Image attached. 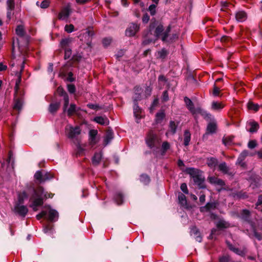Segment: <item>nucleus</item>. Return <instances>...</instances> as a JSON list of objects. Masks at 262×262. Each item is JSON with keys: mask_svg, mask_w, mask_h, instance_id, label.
Listing matches in <instances>:
<instances>
[{"mask_svg": "<svg viewBox=\"0 0 262 262\" xmlns=\"http://www.w3.org/2000/svg\"><path fill=\"white\" fill-rule=\"evenodd\" d=\"M15 32L20 37H24L25 35L24 26L22 24L17 25L15 29Z\"/></svg>", "mask_w": 262, "mask_h": 262, "instance_id": "obj_20", "label": "nucleus"}, {"mask_svg": "<svg viewBox=\"0 0 262 262\" xmlns=\"http://www.w3.org/2000/svg\"><path fill=\"white\" fill-rule=\"evenodd\" d=\"M65 132L68 137L73 140V142L76 141L77 137L81 133V129L79 126L72 127L67 126L65 128Z\"/></svg>", "mask_w": 262, "mask_h": 262, "instance_id": "obj_3", "label": "nucleus"}, {"mask_svg": "<svg viewBox=\"0 0 262 262\" xmlns=\"http://www.w3.org/2000/svg\"><path fill=\"white\" fill-rule=\"evenodd\" d=\"M193 180L200 188H205L206 187L204 184L205 179L202 173L193 179Z\"/></svg>", "mask_w": 262, "mask_h": 262, "instance_id": "obj_10", "label": "nucleus"}, {"mask_svg": "<svg viewBox=\"0 0 262 262\" xmlns=\"http://www.w3.org/2000/svg\"><path fill=\"white\" fill-rule=\"evenodd\" d=\"M180 188L181 190L185 194L188 193V190L187 188V186L186 183H182L181 185Z\"/></svg>", "mask_w": 262, "mask_h": 262, "instance_id": "obj_54", "label": "nucleus"}, {"mask_svg": "<svg viewBox=\"0 0 262 262\" xmlns=\"http://www.w3.org/2000/svg\"><path fill=\"white\" fill-rule=\"evenodd\" d=\"M34 177L36 180H39L40 182H43L45 181V179L42 178V174L40 171H37L35 173Z\"/></svg>", "mask_w": 262, "mask_h": 262, "instance_id": "obj_49", "label": "nucleus"}, {"mask_svg": "<svg viewBox=\"0 0 262 262\" xmlns=\"http://www.w3.org/2000/svg\"><path fill=\"white\" fill-rule=\"evenodd\" d=\"M58 213L54 209H50L48 219L50 221H54L58 218Z\"/></svg>", "mask_w": 262, "mask_h": 262, "instance_id": "obj_22", "label": "nucleus"}, {"mask_svg": "<svg viewBox=\"0 0 262 262\" xmlns=\"http://www.w3.org/2000/svg\"><path fill=\"white\" fill-rule=\"evenodd\" d=\"M226 243L229 249L230 250L232 251L235 253H236V254L244 256L247 252V250L245 248H244L242 250H240L238 248H234L233 246L231 244L229 243L228 242H226Z\"/></svg>", "mask_w": 262, "mask_h": 262, "instance_id": "obj_9", "label": "nucleus"}, {"mask_svg": "<svg viewBox=\"0 0 262 262\" xmlns=\"http://www.w3.org/2000/svg\"><path fill=\"white\" fill-rule=\"evenodd\" d=\"M247 13L244 11H239L236 13L235 16H247Z\"/></svg>", "mask_w": 262, "mask_h": 262, "instance_id": "obj_62", "label": "nucleus"}, {"mask_svg": "<svg viewBox=\"0 0 262 262\" xmlns=\"http://www.w3.org/2000/svg\"><path fill=\"white\" fill-rule=\"evenodd\" d=\"M137 99H134V113L136 118H139L141 113V109L137 104Z\"/></svg>", "mask_w": 262, "mask_h": 262, "instance_id": "obj_26", "label": "nucleus"}, {"mask_svg": "<svg viewBox=\"0 0 262 262\" xmlns=\"http://www.w3.org/2000/svg\"><path fill=\"white\" fill-rule=\"evenodd\" d=\"M102 159V154L100 152L96 153L92 159V163L94 165H98Z\"/></svg>", "mask_w": 262, "mask_h": 262, "instance_id": "obj_28", "label": "nucleus"}, {"mask_svg": "<svg viewBox=\"0 0 262 262\" xmlns=\"http://www.w3.org/2000/svg\"><path fill=\"white\" fill-rule=\"evenodd\" d=\"M156 6L155 4L151 5L148 8L151 15H154L156 13Z\"/></svg>", "mask_w": 262, "mask_h": 262, "instance_id": "obj_55", "label": "nucleus"}, {"mask_svg": "<svg viewBox=\"0 0 262 262\" xmlns=\"http://www.w3.org/2000/svg\"><path fill=\"white\" fill-rule=\"evenodd\" d=\"M233 139V137L231 136L224 137L223 139V143L226 146L229 145L232 143Z\"/></svg>", "mask_w": 262, "mask_h": 262, "instance_id": "obj_41", "label": "nucleus"}, {"mask_svg": "<svg viewBox=\"0 0 262 262\" xmlns=\"http://www.w3.org/2000/svg\"><path fill=\"white\" fill-rule=\"evenodd\" d=\"M150 31L155 29L154 35L157 38L161 39L163 42H173L177 40L179 36V32L178 31H173L171 33V27L170 25L167 26L165 29L163 25L155 19H152L151 23L149 26Z\"/></svg>", "mask_w": 262, "mask_h": 262, "instance_id": "obj_1", "label": "nucleus"}, {"mask_svg": "<svg viewBox=\"0 0 262 262\" xmlns=\"http://www.w3.org/2000/svg\"><path fill=\"white\" fill-rule=\"evenodd\" d=\"M14 211L20 216L24 217L27 214L28 209L26 206L17 204L14 206Z\"/></svg>", "mask_w": 262, "mask_h": 262, "instance_id": "obj_6", "label": "nucleus"}, {"mask_svg": "<svg viewBox=\"0 0 262 262\" xmlns=\"http://www.w3.org/2000/svg\"><path fill=\"white\" fill-rule=\"evenodd\" d=\"M140 181L144 184H147L150 181V179L147 175L143 174L140 177Z\"/></svg>", "mask_w": 262, "mask_h": 262, "instance_id": "obj_46", "label": "nucleus"}, {"mask_svg": "<svg viewBox=\"0 0 262 262\" xmlns=\"http://www.w3.org/2000/svg\"><path fill=\"white\" fill-rule=\"evenodd\" d=\"M72 54V50L70 49L67 48L64 50V58L69 59Z\"/></svg>", "mask_w": 262, "mask_h": 262, "instance_id": "obj_50", "label": "nucleus"}, {"mask_svg": "<svg viewBox=\"0 0 262 262\" xmlns=\"http://www.w3.org/2000/svg\"><path fill=\"white\" fill-rule=\"evenodd\" d=\"M191 139V134L188 130H186L184 133V144L187 146L189 145Z\"/></svg>", "mask_w": 262, "mask_h": 262, "instance_id": "obj_25", "label": "nucleus"}, {"mask_svg": "<svg viewBox=\"0 0 262 262\" xmlns=\"http://www.w3.org/2000/svg\"><path fill=\"white\" fill-rule=\"evenodd\" d=\"M170 148V144L167 142L165 141L163 142L162 144V154L164 155L166 151Z\"/></svg>", "mask_w": 262, "mask_h": 262, "instance_id": "obj_42", "label": "nucleus"}, {"mask_svg": "<svg viewBox=\"0 0 262 262\" xmlns=\"http://www.w3.org/2000/svg\"><path fill=\"white\" fill-rule=\"evenodd\" d=\"M139 27L135 24L132 23L126 29L125 31V35L127 36H134L137 32L139 30Z\"/></svg>", "mask_w": 262, "mask_h": 262, "instance_id": "obj_7", "label": "nucleus"}, {"mask_svg": "<svg viewBox=\"0 0 262 262\" xmlns=\"http://www.w3.org/2000/svg\"><path fill=\"white\" fill-rule=\"evenodd\" d=\"M168 99H169V97H168V92H167V91H165L163 92V96L162 97V100L163 101L166 102V101H168Z\"/></svg>", "mask_w": 262, "mask_h": 262, "instance_id": "obj_58", "label": "nucleus"}, {"mask_svg": "<svg viewBox=\"0 0 262 262\" xmlns=\"http://www.w3.org/2000/svg\"><path fill=\"white\" fill-rule=\"evenodd\" d=\"M71 42V40L69 38L62 39L60 41V46L62 48H66Z\"/></svg>", "mask_w": 262, "mask_h": 262, "instance_id": "obj_48", "label": "nucleus"}, {"mask_svg": "<svg viewBox=\"0 0 262 262\" xmlns=\"http://www.w3.org/2000/svg\"><path fill=\"white\" fill-rule=\"evenodd\" d=\"M98 132L97 130L92 129L89 132V141L92 145H94L96 143V137L97 135Z\"/></svg>", "mask_w": 262, "mask_h": 262, "instance_id": "obj_16", "label": "nucleus"}, {"mask_svg": "<svg viewBox=\"0 0 262 262\" xmlns=\"http://www.w3.org/2000/svg\"><path fill=\"white\" fill-rule=\"evenodd\" d=\"M50 3V0H43L40 3L39 2H37L36 5L42 9H46L49 6Z\"/></svg>", "mask_w": 262, "mask_h": 262, "instance_id": "obj_31", "label": "nucleus"}, {"mask_svg": "<svg viewBox=\"0 0 262 262\" xmlns=\"http://www.w3.org/2000/svg\"><path fill=\"white\" fill-rule=\"evenodd\" d=\"M111 38H105L102 40V43L104 46L107 47L110 45L112 42Z\"/></svg>", "mask_w": 262, "mask_h": 262, "instance_id": "obj_51", "label": "nucleus"}, {"mask_svg": "<svg viewBox=\"0 0 262 262\" xmlns=\"http://www.w3.org/2000/svg\"><path fill=\"white\" fill-rule=\"evenodd\" d=\"M247 106L249 110H253L255 112H257L259 108V106L257 104H255L252 102H249L247 104Z\"/></svg>", "mask_w": 262, "mask_h": 262, "instance_id": "obj_35", "label": "nucleus"}, {"mask_svg": "<svg viewBox=\"0 0 262 262\" xmlns=\"http://www.w3.org/2000/svg\"><path fill=\"white\" fill-rule=\"evenodd\" d=\"M179 203L182 205L187 204V200L185 195L183 193H179L178 196Z\"/></svg>", "mask_w": 262, "mask_h": 262, "instance_id": "obj_40", "label": "nucleus"}, {"mask_svg": "<svg viewBox=\"0 0 262 262\" xmlns=\"http://www.w3.org/2000/svg\"><path fill=\"white\" fill-rule=\"evenodd\" d=\"M156 138V135L154 134L152 132H150L148 133L146 139V142L148 146L151 148L154 147Z\"/></svg>", "mask_w": 262, "mask_h": 262, "instance_id": "obj_8", "label": "nucleus"}, {"mask_svg": "<svg viewBox=\"0 0 262 262\" xmlns=\"http://www.w3.org/2000/svg\"><path fill=\"white\" fill-rule=\"evenodd\" d=\"M220 262H230V258L228 256H224L220 258Z\"/></svg>", "mask_w": 262, "mask_h": 262, "instance_id": "obj_61", "label": "nucleus"}, {"mask_svg": "<svg viewBox=\"0 0 262 262\" xmlns=\"http://www.w3.org/2000/svg\"><path fill=\"white\" fill-rule=\"evenodd\" d=\"M86 33L88 34V35L89 36L92 37L94 35L95 33L94 31L92 29H89L86 31Z\"/></svg>", "mask_w": 262, "mask_h": 262, "instance_id": "obj_64", "label": "nucleus"}, {"mask_svg": "<svg viewBox=\"0 0 262 262\" xmlns=\"http://www.w3.org/2000/svg\"><path fill=\"white\" fill-rule=\"evenodd\" d=\"M73 142L76 146L77 154L79 155H81L83 152L84 149L80 144V140L78 139H76V141H74Z\"/></svg>", "mask_w": 262, "mask_h": 262, "instance_id": "obj_24", "label": "nucleus"}, {"mask_svg": "<svg viewBox=\"0 0 262 262\" xmlns=\"http://www.w3.org/2000/svg\"><path fill=\"white\" fill-rule=\"evenodd\" d=\"M220 93V90L215 85H214L213 95L214 96H218Z\"/></svg>", "mask_w": 262, "mask_h": 262, "instance_id": "obj_57", "label": "nucleus"}, {"mask_svg": "<svg viewBox=\"0 0 262 262\" xmlns=\"http://www.w3.org/2000/svg\"><path fill=\"white\" fill-rule=\"evenodd\" d=\"M135 92H137V94L138 93V95L135 97V99H137L138 100H140L141 98L140 92L141 91V89L139 86H136L135 88Z\"/></svg>", "mask_w": 262, "mask_h": 262, "instance_id": "obj_59", "label": "nucleus"}, {"mask_svg": "<svg viewBox=\"0 0 262 262\" xmlns=\"http://www.w3.org/2000/svg\"><path fill=\"white\" fill-rule=\"evenodd\" d=\"M219 168L220 171L224 173H227L229 170L225 162H223L219 165Z\"/></svg>", "mask_w": 262, "mask_h": 262, "instance_id": "obj_39", "label": "nucleus"}, {"mask_svg": "<svg viewBox=\"0 0 262 262\" xmlns=\"http://www.w3.org/2000/svg\"><path fill=\"white\" fill-rule=\"evenodd\" d=\"M249 124L251 126V127L249 129V131L250 133L256 132L258 129L259 128L258 124L255 121L250 122Z\"/></svg>", "mask_w": 262, "mask_h": 262, "instance_id": "obj_30", "label": "nucleus"}, {"mask_svg": "<svg viewBox=\"0 0 262 262\" xmlns=\"http://www.w3.org/2000/svg\"><path fill=\"white\" fill-rule=\"evenodd\" d=\"M177 126L178 124H176L174 121H170L169 125V130L166 132V135L168 136L170 134L174 135L176 132Z\"/></svg>", "mask_w": 262, "mask_h": 262, "instance_id": "obj_15", "label": "nucleus"}, {"mask_svg": "<svg viewBox=\"0 0 262 262\" xmlns=\"http://www.w3.org/2000/svg\"><path fill=\"white\" fill-rule=\"evenodd\" d=\"M257 146V143L255 140H250L248 144L249 148L253 149Z\"/></svg>", "mask_w": 262, "mask_h": 262, "instance_id": "obj_53", "label": "nucleus"}, {"mask_svg": "<svg viewBox=\"0 0 262 262\" xmlns=\"http://www.w3.org/2000/svg\"><path fill=\"white\" fill-rule=\"evenodd\" d=\"M216 226L218 228L223 229L229 227L230 224L225 221L221 220L217 222Z\"/></svg>", "mask_w": 262, "mask_h": 262, "instance_id": "obj_27", "label": "nucleus"}, {"mask_svg": "<svg viewBox=\"0 0 262 262\" xmlns=\"http://www.w3.org/2000/svg\"><path fill=\"white\" fill-rule=\"evenodd\" d=\"M47 214L46 211H42L40 213L36 215V219L38 220H40L42 217H45Z\"/></svg>", "mask_w": 262, "mask_h": 262, "instance_id": "obj_60", "label": "nucleus"}, {"mask_svg": "<svg viewBox=\"0 0 262 262\" xmlns=\"http://www.w3.org/2000/svg\"><path fill=\"white\" fill-rule=\"evenodd\" d=\"M54 194L51 192H45L42 187L39 186L34 190L33 195L30 198L32 203L30 205L34 211L38 210L37 207L43 205L44 199L52 198Z\"/></svg>", "mask_w": 262, "mask_h": 262, "instance_id": "obj_2", "label": "nucleus"}, {"mask_svg": "<svg viewBox=\"0 0 262 262\" xmlns=\"http://www.w3.org/2000/svg\"><path fill=\"white\" fill-rule=\"evenodd\" d=\"M113 138V133L111 130L107 131L104 139V145H107Z\"/></svg>", "mask_w": 262, "mask_h": 262, "instance_id": "obj_23", "label": "nucleus"}, {"mask_svg": "<svg viewBox=\"0 0 262 262\" xmlns=\"http://www.w3.org/2000/svg\"><path fill=\"white\" fill-rule=\"evenodd\" d=\"M190 234L191 235H193L195 236V238L196 241L199 242H201L202 241V237L200 233L196 227H193L191 229Z\"/></svg>", "mask_w": 262, "mask_h": 262, "instance_id": "obj_17", "label": "nucleus"}, {"mask_svg": "<svg viewBox=\"0 0 262 262\" xmlns=\"http://www.w3.org/2000/svg\"><path fill=\"white\" fill-rule=\"evenodd\" d=\"M57 93L58 95L63 97V101H65L66 104H67L68 102L69 101V97L63 88L61 86L58 87Z\"/></svg>", "mask_w": 262, "mask_h": 262, "instance_id": "obj_14", "label": "nucleus"}, {"mask_svg": "<svg viewBox=\"0 0 262 262\" xmlns=\"http://www.w3.org/2000/svg\"><path fill=\"white\" fill-rule=\"evenodd\" d=\"M217 128V125L215 122H210L207 127L206 134H213L215 133Z\"/></svg>", "mask_w": 262, "mask_h": 262, "instance_id": "obj_19", "label": "nucleus"}, {"mask_svg": "<svg viewBox=\"0 0 262 262\" xmlns=\"http://www.w3.org/2000/svg\"><path fill=\"white\" fill-rule=\"evenodd\" d=\"M217 160L214 158H211L208 160L207 164L208 166L210 167H213L215 166L217 164Z\"/></svg>", "mask_w": 262, "mask_h": 262, "instance_id": "obj_45", "label": "nucleus"}, {"mask_svg": "<svg viewBox=\"0 0 262 262\" xmlns=\"http://www.w3.org/2000/svg\"><path fill=\"white\" fill-rule=\"evenodd\" d=\"M184 101H185V102L186 103V105L188 109L192 114H194L195 113V110H194V108L193 104L192 102L191 101V100L189 98H188V97H185L184 98Z\"/></svg>", "mask_w": 262, "mask_h": 262, "instance_id": "obj_21", "label": "nucleus"}, {"mask_svg": "<svg viewBox=\"0 0 262 262\" xmlns=\"http://www.w3.org/2000/svg\"><path fill=\"white\" fill-rule=\"evenodd\" d=\"M186 172L189 174L193 179L202 173L200 170L194 168H187L186 169Z\"/></svg>", "mask_w": 262, "mask_h": 262, "instance_id": "obj_12", "label": "nucleus"}, {"mask_svg": "<svg viewBox=\"0 0 262 262\" xmlns=\"http://www.w3.org/2000/svg\"><path fill=\"white\" fill-rule=\"evenodd\" d=\"M94 121L102 125H107L109 120L106 117L97 116L94 118Z\"/></svg>", "mask_w": 262, "mask_h": 262, "instance_id": "obj_13", "label": "nucleus"}, {"mask_svg": "<svg viewBox=\"0 0 262 262\" xmlns=\"http://www.w3.org/2000/svg\"><path fill=\"white\" fill-rule=\"evenodd\" d=\"M68 90L69 92L71 94H73L75 92V86L74 84H68Z\"/></svg>", "mask_w": 262, "mask_h": 262, "instance_id": "obj_56", "label": "nucleus"}, {"mask_svg": "<svg viewBox=\"0 0 262 262\" xmlns=\"http://www.w3.org/2000/svg\"><path fill=\"white\" fill-rule=\"evenodd\" d=\"M168 54L166 50L165 49H162L161 51L158 52V57L160 58L164 59L166 57Z\"/></svg>", "mask_w": 262, "mask_h": 262, "instance_id": "obj_47", "label": "nucleus"}, {"mask_svg": "<svg viewBox=\"0 0 262 262\" xmlns=\"http://www.w3.org/2000/svg\"><path fill=\"white\" fill-rule=\"evenodd\" d=\"M225 106L222 102L213 101L211 103V108L214 111H221Z\"/></svg>", "mask_w": 262, "mask_h": 262, "instance_id": "obj_18", "label": "nucleus"}, {"mask_svg": "<svg viewBox=\"0 0 262 262\" xmlns=\"http://www.w3.org/2000/svg\"><path fill=\"white\" fill-rule=\"evenodd\" d=\"M23 101L21 99H15L13 108L16 110L20 111L22 107Z\"/></svg>", "mask_w": 262, "mask_h": 262, "instance_id": "obj_32", "label": "nucleus"}, {"mask_svg": "<svg viewBox=\"0 0 262 262\" xmlns=\"http://www.w3.org/2000/svg\"><path fill=\"white\" fill-rule=\"evenodd\" d=\"M123 198V197L122 194L120 192L116 193L114 196L115 201L119 205L122 203Z\"/></svg>", "mask_w": 262, "mask_h": 262, "instance_id": "obj_37", "label": "nucleus"}, {"mask_svg": "<svg viewBox=\"0 0 262 262\" xmlns=\"http://www.w3.org/2000/svg\"><path fill=\"white\" fill-rule=\"evenodd\" d=\"M20 67H19V72H15L13 71V72H15V75L17 77V80L16 81L15 86V92H16L18 89L19 84L21 81V72L23 71L24 67H25V60L23 58V57H20Z\"/></svg>", "mask_w": 262, "mask_h": 262, "instance_id": "obj_5", "label": "nucleus"}, {"mask_svg": "<svg viewBox=\"0 0 262 262\" xmlns=\"http://www.w3.org/2000/svg\"><path fill=\"white\" fill-rule=\"evenodd\" d=\"M248 151L247 150L243 151L240 155V157L238 159V161H239V159L243 158L244 159L246 156H248Z\"/></svg>", "mask_w": 262, "mask_h": 262, "instance_id": "obj_63", "label": "nucleus"}, {"mask_svg": "<svg viewBox=\"0 0 262 262\" xmlns=\"http://www.w3.org/2000/svg\"><path fill=\"white\" fill-rule=\"evenodd\" d=\"M250 212L248 210L244 209L242 211L241 216L243 219L248 220L249 218Z\"/></svg>", "mask_w": 262, "mask_h": 262, "instance_id": "obj_43", "label": "nucleus"}, {"mask_svg": "<svg viewBox=\"0 0 262 262\" xmlns=\"http://www.w3.org/2000/svg\"><path fill=\"white\" fill-rule=\"evenodd\" d=\"M216 207V204L214 203H208L206 205L201 208V211H203L204 210L209 211L210 209H214Z\"/></svg>", "mask_w": 262, "mask_h": 262, "instance_id": "obj_33", "label": "nucleus"}, {"mask_svg": "<svg viewBox=\"0 0 262 262\" xmlns=\"http://www.w3.org/2000/svg\"><path fill=\"white\" fill-rule=\"evenodd\" d=\"M7 6L8 10L7 16H10L11 15L10 11H12L14 8V0H7Z\"/></svg>", "mask_w": 262, "mask_h": 262, "instance_id": "obj_29", "label": "nucleus"}, {"mask_svg": "<svg viewBox=\"0 0 262 262\" xmlns=\"http://www.w3.org/2000/svg\"><path fill=\"white\" fill-rule=\"evenodd\" d=\"M69 101L66 104L65 101L63 102V111L64 113H67L69 117H71L74 115L78 111L76 105L74 103H71L69 106Z\"/></svg>", "mask_w": 262, "mask_h": 262, "instance_id": "obj_4", "label": "nucleus"}, {"mask_svg": "<svg viewBox=\"0 0 262 262\" xmlns=\"http://www.w3.org/2000/svg\"><path fill=\"white\" fill-rule=\"evenodd\" d=\"M59 106V103L51 104L49 108V112L52 114L55 113L58 110Z\"/></svg>", "mask_w": 262, "mask_h": 262, "instance_id": "obj_34", "label": "nucleus"}, {"mask_svg": "<svg viewBox=\"0 0 262 262\" xmlns=\"http://www.w3.org/2000/svg\"><path fill=\"white\" fill-rule=\"evenodd\" d=\"M28 195L26 192L23 191L22 192H20L18 194V202L19 204H22L24 202V201L27 199Z\"/></svg>", "mask_w": 262, "mask_h": 262, "instance_id": "obj_38", "label": "nucleus"}, {"mask_svg": "<svg viewBox=\"0 0 262 262\" xmlns=\"http://www.w3.org/2000/svg\"><path fill=\"white\" fill-rule=\"evenodd\" d=\"M198 112L206 119H209L211 117V115L210 113L202 110L200 108L198 109Z\"/></svg>", "mask_w": 262, "mask_h": 262, "instance_id": "obj_36", "label": "nucleus"}, {"mask_svg": "<svg viewBox=\"0 0 262 262\" xmlns=\"http://www.w3.org/2000/svg\"><path fill=\"white\" fill-rule=\"evenodd\" d=\"M74 27L73 25H67L65 26L64 29L68 33H71L74 31Z\"/></svg>", "mask_w": 262, "mask_h": 262, "instance_id": "obj_52", "label": "nucleus"}, {"mask_svg": "<svg viewBox=\"0 0 262 262\" xmlns=\"http://www.w3.org/2000/svg\"><path fill=\"white\" fill-rule=\"evenodd\" d=\"M208 180L211 184H215L222 186L225 185V182L223 180L215 177H209L208 178Z\"/></svg>", "mask_w": 262, "mask_h": 262, "instance_id": "obj_11", "label": "nucleus"}, {"mask_svg": "<svg viewBox=\"0 0 262 262\" xmlns=\"http://www.w3.org/2000/svg\"><path fill=\"white\" fill-rule=\"evenodd\" d=\"M165 117V114L163 112H159L156 114V121L157 123H160Z\"/></svg>", "mask_w": 262, "mask_h": 262, "instance_id": "obj_44", "label": "nucleus"}]
</instances>
